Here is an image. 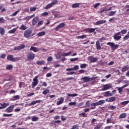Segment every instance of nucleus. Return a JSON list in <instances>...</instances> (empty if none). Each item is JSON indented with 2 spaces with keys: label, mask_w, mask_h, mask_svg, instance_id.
I'll list each match as a JSON object with an SVG mask.
<instances>
[{
  "label": "nucleus",
  "mask_w": 129,
  "mask_h": 129,
  "mask_svg": "<svg viewBox=\"0 0 129 129\" xmlns=\"http://www.w3.org/2000/svg\"><path fill=\"white\" fill-rule=\"evenodd\" d=\"M32 34H33V30L31 29H27L25 30L24 32V36L25 38H30ZM32 36H34V34H32Z\"/></svg>",
  "instance_id": "obj_1"
},
{
  "label": "nucleus",
  "mask_w": 129,
  "mask_h": 129,
  "mask_svg": "<svg viewBox=\"0 0 129 129\" xmlns=\"http://www.w3.org/2000/svg\"><path fill=\"white\" fill-rule=\"evenodd\" d=\"M101 103H102V101H98L97 102L92 103L90 104V108L91 109H95L96 108V106H98L99 105H101Z\"/></svg>",
  "instance_id": "obj_2"
},
{
  "label": "nucleus",
  "mask_w": 129,
  "mask_h": 129,
  "mask_svg": "<svg viewBox=\"0 0 129 129\" xmlns=\"http://www.w3.org/2000/svg\"><path fill=\"white\" fill-rule=\"evenodd\" d=\"M107 45L110 46L112 50H116L119 47V45L115 44L114 42H108Z\"/></svg>",
  "instance_id": "obj_3"
},
{
  "label": "nucleus",
  "mask_w": 129,
  "mask_h": 129,
  "mask_svg": "<svg viewBox=\"0 0 129 129\" xmlns=\"http://www.w3.org/2000/svg\"><path fill=\"white\" fill-rule=\"evenodd\" d=\"M95 79V78H90V77H84V78H81V80H84L83 82L85 83H86V82H89V81H92V80H94Z\"/></svg>",
  "instance_id": "obj_4"
},
{
  "label": "nucleus",
  "mask_w": 129,
  "mask_h": 129,
  "mask_svg": "<svg viewBox=\"0 0 129 129\" xmlns=\"http://www.w3.org/2000/svg\"><path fill=\"white\" fill-rule=\"evenodd\" d=\"M20 58L19 57L15 58L14 57V56L12 55H8L7 56V60H8V61H11L12 62H16V60H20Z\"/></svg>",
  "instance_id": "obj_5"
},
{
  "label": "nucleus",
  "mask_w": 129,
  "mask_h": 129,
  "mask_svg": "<svg viewBox=\"0 0 129 129\" xmlns=\"http://www.w3.org/2000/svg\"><path fill=\"white\" fill-rule=\"evenodd\" d=\"M38 76H36L35 77V78L33 79V82H32V88H34L35 86H37L38 85V84L39 83V80H38Z\"/></svg>",
  "instance_id": "obj_6"
},
{
  "label": "nucleus",
  "mask_w": 129,
  "mask_h": 129,
  "mask_svg": "<svg viewBox=\"0 0 129 129\" xmlns=\"http://www.w3.org/2000/svg\"><path fill=\"white\" fill-rule=\"evenodd\" d=\"M58 3V0H54L52 1L50 4H48L45 7V10H49V9H50V8H52L54 5H56Z\"/></svg>",
  "instance_id": "obj_7"
},
{
  "label": "nucleus",
  "mask_w": 129,
  "mask_h": 129,
  "mask_svg": "<svg viewBox=\"0 0 129 129\" xmlns=\"http://www.w3.org/2000/svg\"><path fill=\"white\" fill-rule=\"evenodd\" d=\"M114 40L115 41H119L121 39V36L120 35V32H117L114 33L113 35Z\"/></svg>",
  "instance_id": "obj_8"
},
{
  "label": "nucleus",
  "mask_w": 129,
  "mask_h": 129,
  "mask_svg": "<svg viewBox=\"0 0 129 129\" xmlns=\"http://www.w3.org/2000/svg\"><path fill=\"white\" fill-rule=\"evenodd\" d=\"M35 56V53L32 52H29L27 53V58L28 60H34Z\"/></svg>",
  "instance_id": "obj_9"
},
{
  "label": "nucleus",
  "mask_w": 129,
  "mask_h": 129,
  "mask_svg": "<svg viewBox=\"0 0 129 129\" xmlns=\"http://www.w3.org/2000/svg\"><path fill=\"white\" fill-rule=\"evenodd\" d=\"M64 27H65V23H61L55 27V31L56 32H58V31H59V30H60V29H62V28H64Z\"/></svg>",
  "instance_id": "obj_10"
},
{
  "label": "nucleus",
  "mask_w": 129,
  "mask_h": 129,
  "mask_svg": "<svg viewBox=\"0 0 129 129\" xmlns=\"http://www.w3.org/2000/svg\"><path fill=\"white\" fill-rule=\"evenodd\" d=\"M14 108H15V105H11L6 109L5 111L8 113H10V112H13Z\"/></svg>",
  "instance_id": "obj_11"
},
{
  "label": "nucleus",
  "mask_w": 129,
  "mask_h": 129,
  "mask_svg": "<svg viewBox=\"0 0 129 129\" xmlns=\"http://www.w3.org/2000/svg\"><path fill=\"white\" fill-rule=\"evenodd\" d=\"M26 45H25L24 44H21L19 46H15L14 47V49L15 51H16V50L19 51V50H23V49H24Z\"/></svg>",
  "instance_id": "obj_12"
},
{
  "label": "nucleus",
  "mask_w": 129,
  "mask_h": 129,
  "mask_svg": "<svg viewBox=\"0 0 129 129\" xmlns=\"http://www.w3.org/2000/svg\"><path fill=\"white\" fill-rule=\"evenodd\" d=\"M112 87V85H111V84H107L103 86V90H108V89H110V88H111Z\"/></svg>",
  "instance_id": "obj_13"
},
{
  "label": "nucleus",
  "mask_w": 129,
  "mask_h": 129,
  "mask_svg": "<svg viewBox=\"0 0 129 129\" xmlns=\"http://www.w3.org/2000/svg\"><path fill=\"white\" fill-rule=\"evenodd\" d=\"M39 21V17L37 16L34 18L32 20V26H35Z\"/></svg>",
  "instance_id": "obj_14"
},
{
  "label": "nucleus",
  "mask_w": 129,
  "mask_h": 129,
  "mask_svg": "<svg viewBox=\"0 0 129 129\" xmlns=\"http://www.w3.org/2000/svg\"><path fill=\"white\" fill-rule=\"evenodd\" d=\"M42 102V100H37L36 101H33L31 103H29V106H31L32 105H35V104H37V103H41Z\"/></svg>",
  "instance_id": "obj_15"
},
{
  "label": "nucleus",
  "mask_w": 129,
  "mask_h": 129,
  "mask_svg": "<svg viewBox=\"0 0 129 129\" xmlns=\"http://www.w3.org/2000/svg\"><path fill=\"white\" fill-rule=\"evenodd\" d=\"M0 109H3L4 108H6V107H7V106H9L10 105V104L9 103H0Z\"/></svg>",
  "instance_id": "obj_16"
},
{
  "label": "nucleus",
  "mask_w": 129,
  "mask_h": 129,
  "mask_svg": "<svg viewBox=\"0 0 129 129\" xmlns=\"http://www.w3.org/2000/svg\"><path fill=\"white\" fill-rule=\"evenodd\" d=\"M106 20H99L96 22V26H98V25H102V24H105Z\"/></svg>",
  "instance_id": "obj_17"
},
{
  "label": "nucleus",
  "mask_w": 129,
  "mask_h": 129,
  "mask_svg": "<svg viewBox=\"0 0 129 129\" xmlns=\"http://www.w3.org/2000/svg\"><path fill=\"white\" fill-rule=\"evenodd\" d=\"M58 101L56 103L57 105H60V104H62L63 102H64V98L63 97H61L59 99H58Z\"/></svg>",
  "instance_id": "obj_18"
},
{
  "label": "nucleus",
  "mask_w": 129,
  "mask_h": 129,
  "mask_svg": "<svg viewBox=\"0 0 129 129\" xmlns=\"http://www.w3.org/2000/svg\"><path fill=\"white\" fill-rule=\"evenodd\" d=\"M98 58L97 57H94L93 56H91L90 58L91 63H94L97 61Z\"/></svg>",
  "instance_id": "obj_19"
},
{
  "label": "nucleus",
  "mask_w": 129,
  "mask_h": 129,
  "mask_svg": "<svg viewBox=\"0 0 129 129\" xmlns=\"http://www.w3.org/2000/svg\"><path fill=\"white\" fill-rule=\"evenodd\" d=\"M96 28H87L85 29L86 32H89V33H93L95 32Z\"/></svg>",
  "instance_id": "obj_20"
},
{
  "label": "nucleus",
  "mask_w": 129,
  "mask_h": 129,
  "mask_svg": "<svg viewBox=\"0 0 129 129\" xmlns=\"http://www.w3.org/2000/svg\"><path fill=\"white\" fill-rule=\"evenodd\" d=\"M45 63H46V61H45V60H42V61L37 60L36 61V64L39 66L45 65Z\"/></svg>",
  "instance_id": "obj_21"
},
{
  "label": "nucleus",
  "mask_w": 129,
  "mask_h": 129,
  "mask_svg": "<svg viewBox=\"0 0 129 129\" xmlns=\"http://www.w3.org/2000/svg\"><path fill=\"white\" fill-rule=\"evenodd\" d=\"M96 48L97 50H101V46H100V43L99 41H97L96 43Z\"/></svg>",
  "instance_id": "obj_22"
},
{
  "label": "nucleus",
  "mask_w": 129,
  "mask_h": 129,
  "mask_svg": "<svg viewBox=\"0 0 129 129\" xmlns=\"http://www.w3.org/2000/svg\"><path fill=\"white\" fill-rule=\"evenodd\" d=\"M35 17V14H33L30 16H27L25 18H24V20H25L26 21H29V20H31V19H33Z\"/></svg>",
  "instance_id": "obj_23"
},
{
  "label": "nucleus",
  "mask_w": 129,
  "mask_h": 129,
  "mask_svg": "<svg viewBox=\"0 0 129 129\" xmlns=\"http://www.w3.org/2000/svg\"><path fill=\"white\" fill-rule=\"evenodd\" d=\"M128 69H129L128 65L123 66L122 69V72H125V71H127V70H128Z\"/></svg>",
  "instance_id": "obj_24"
},
{
  "label": "nucleus",
  "mask_w": 129,
  "mask_h": 129,
  "mask_svg": "<svg viewBox=\"0 0 129 129\" xmlns=\"http://www.w3.org/2000/svg\"><path fill=\"white\" fill-rule=\"evenodd\" d=\"M20 98H21V96L20 95L14 96L12 98V100L15 101V100H18V99H20Z\"/></svg>",
  "instance_id": "obj_25"
},
{
  "label": "nucleus",
  "mask_w": 129,
  "mask_h": 129,
  "mask_svg": "<svg viewBox=\"0 0 129 129\" xmlns=\"http://www.w3.org/2000/svg\"><path fill=\"white\" fill-rule=\"evenodd\" d=\"M30 51H33L34 53H37V52H38V48L35 46H31L30 48Z\"/></svg>",
  "instance_id": "obj_26"
},
{
  "label": "nucleus",
  "mask_w": 129,
  "mask_h": 129,
  "mask_svg": "<svg viewBox=\"0 0 129 129\" xmlns=\"http://www.w3.org/2000/svg\"><path fill=\"white\" fill-rule=\"evenodd\" d=\"M104 96L105 97H110V96H112V93H110L109 91H107V92H105Z\"/></svg>",
  "instance_id": "obj_27"
},
{
  "label": "nucleus",
  "mask_w": 129,
  "mask_h": 129,
  "mask_svg": "<svg viewBox=\"0 0 129 129\" xmlns=\"http://www.w3.org/2000/svg\"><path fill=\"white\" fill-rule=\"evenodd\" d=\"M18 29V28H15L12 30H9L8 31L9 34H15L16 33V31Z\"/></svg>",
  "instance_id": "obj_28"
},
{
  "label": "nucleus",
  "mask_w": 129,
  "mask_h": 129,
  "mask_svg": "<svg viewBox=\"0 0 129 129\" xmlns=\"http://www.w3.org/2000/svg\"><path fill=\"white\" fill-rule=\"evenodd\" d=\"M76 96H78V94H68V99H69V97H75Z\"/></svg>",
  "instance_id": "obj_29"
},
{
  "label": "nucleus",
  "mask_w": 129,
  "mask_h": 129,
  "mask_svg": "<svg viewBox=\"0 0 129 129\" xmlns=\"http://www.w3.org/2000/svg\"><path fill=\"white\" fill-rule=\"evenodd\" d=\"M126 117V113H122L121 114H120L119 116V118H125V117Z\"/></svg>",
  "instance_id": "obj_30"
},
{
  "label": "nucleus",
  "mask_w": 129,
  "mask_h": 129,
  "mask_svg": "<svg viewBox=\"0 0 129 129\" xmlns=\"http://www.w3.org/2000/svg\"><path fill=\"white\" fill-rule=\"evenodd\" d=\"M27 29H28V27L26 26H25V25L23 24L20 28L19 29L20 30H22L23 31H25L26 30H27Z\"/></svg>",
  "instance_id": "obj_31"
},
{
  "label": "nucleus",
  "mask_w": 129,
  "mask_h": 129,
  "mask_svg": "<svg viewBox=\"0 0 129 129\" xmlns=\"http://www.w3.org/2000/svg\"><path fill=\"white\" fill-rule=\"evenodd\" d=\"M116 13V11H111L108 13V16H109V17H112V16H114V15H115Z\"/></svg>",
  "instance_id": "obj_32"
},
{
  "label": "nucleus",
  "mask_w": 129,
  "mask_h": 129,
  "mask_svg": "<svg viewBox=\"0 0 129 129\" xmlns=\"http://www.w3.org/2000/svg\"><path fill=\"white\" fill-rule=\"evenodd\" d=\"M115 97H112L109 98L108 102H113L115 100Z\"/></svg>",
  "instance_id": "obj_33"
},
{
  "label": "nucleus",
  "mask_w": 129,
  "mask_h": 129,
  "mask_svg": "<svg viewBox=\"0 0 129 129\" xmlns=\"http://www.w3.org/2000/svg\"><path fill=\"white\" fill-rule=\"evenodd\" d=\"M45 32L44 31H42L37 33V36H38V37H42V36H45Z\"/></svg>",
  "instance_id": "obj_34"
},
{
  "label": "nucleus",
  "mask_w": 129,
  "mask_h": 129,
  "mask_svg": "<svg viewBox=\"0 0 129 129\" xmlns=\"http://www.w3.org/2000/svg\"><path fill=\"white\" fill-rule=\"evenodd\" d=\"M5 29L4 28H0V34L1 35H2V36H3V35H5Z\"/></svg>",
  "instance_id": "obj_35"
},
{
  "label": "nucleus",
  "mask_w": 129,
  "mask_h": 129,
  "mask_svg": "<svg viewBox=\"0 0 129 129\" xmlns=\"http://www.w3.org/2000/svg\"><path fill=\"white\" fill-rule=\"evenodd\" d=\"M13 65L12 64H8L7 66L6 67V69L7 70H12V69H13Z\"/></svg>",
  "instance_id": "obj_36"
},
{
  "label": "nucleus",
  "mask_w": 129,
  "mask_h": 129,
  "mask_svg": "<svg viewBox=\"0 0 129 129\" xmlns=\"http://www.w3.org/2000/svg\"><path fill=\"white\" fill-rule=\"evenodd\" d=\"M71 53H72L71 51H69L68 53H63L62 54V56H65L66 57H67V56H70V55H71Z\"/></svg>",
  "instance_id": "obj_37"
},
{
  "label": "nucleus",
  "mask_w": 129,
  "mask_h": 129,
  "mask_svg": "<svg viewBox=\"0 0 129 129\" xmlns=\"http://www.w3.org/2000/svg\"><path fill=\"white\" fill-rule=\"evenodd\" d=\"M128 103H129V100L121 102L120 103V104L121 105H126V104H128Z\"/></svg>",
  "instance_id": "obj_38"
},
{
  "label": "nucleus",
  "mask_w": 129,
  "mask_h": 129,
  "mask_svg": "<svg viewBox=\"0 0 129 129\" xmlns=\"http://www.w3.org/2000/svg\"><path fill=\"white\" fill-rule=\"evenodd\" d=\"M129 38V31L128 32L127 34L123 38V41H126L127 39Z\"/></svg>",
  "instance_id": "obj_39"
},
{
  "label": "nucleus",
  "mask_w": 129,
  "mask_h": 129,
  "mask_svg": "<svg viewBox=\"0 0 129 129\" xmlns=\"http://www.w3.org/2000/svg\"><path fill=\"white\" fill-rule=\"evenodd\" d=\"M116 88L117 89V90L119 92V93H121V92H122V90H123V88H122V87H116Z\"/></svg>",
  "instance_id": "obj_40"
},
{
  "label": "nucleus",
  "mask_w": 129,
  "mask_h": 129,
  "mask_svg": "<svg viewBox=\"0 0 129 129\" xmlns=\"http://www.w3.org/2000/svg\"><path fill=\"white\" fill-rule=\"evenodd\" d=\"M49 89H45L42 92V94H44V95H46V94H47V93H49Z\"/></svg>",
  "instance_id": "obj_41"
},
{
  "label": "nucleus",
  "mask_w": 129,
  "mask_h": 129,
  "mask_svg": "<svg viewBox=\"0 0 129 129\" xmlns=\"http://www.w3.org/2000/svg\"><path fill=\"white\" fill-rule=\"evenodd\" d=\"M72 7L73 8H79V3L74 4L72 5Z\"/></svg>",
  "instance_id": "obj_42"
},
{
  "label": "nucleus",
  "mask_w": 129,
  "mask_h": 129,
  "mask_svg": "<svg viewBox=\"0 0 129 129\" xmlns=\"http://www.w3.org/2000/svg\"><path fill=\"white\" fill-rule=\"evenodd\" d=\"M38 117H36V116H32V121H37L38 119Z\"/></svg>",
  "instance_id": "obj_43"
},
{
  "label": "nucleus",
  "mask_w": 129,
  "mask_h": 129,
  "mask_svg": "<svg viewBox=\"0 0 129 129\" xmlns=\"http://www.w3.org/2000/svg\"><path fill=\"white\" fill-rule=\"evenodd\" d=\"M86 66H87L86 63H83L81 64L80 68H81V69H84V68H86Z\"/></svg>",
  "instance_id": "obj_44"
},
{
  "label": "nucleus",
  "mask_w": 129,
  "mask_h": 129,
  "mask_svg": "<svg viewBox=\"0 0 129 129\" xmlns=\"http://www.w3.org/2000/svg\"><path fill=\"white\" fill-rule=\"evenodd\" d=\"M127 31L126 29L122 30L120 32H119V33H120V34H122L123 35H124L126 34V32Z\"/></svg>",
  "instance_id": "obj_45"
},
{
  "label": "nucleus",
  "mask_w": 129,
  "mask_h": 129,
  "mask_svg": "<svg viewBox=\"0 0 129 129\" xmlns=\"http://www.w3.org/2000/svg\"><path fill=\"white\" fill-rule=\"evenodd\" d=\"M79 58L78 57H76V58H71L70 59V61H71V62H74L75 61H78V60H79Z\"/></svg>",
  "instance_id": "obj_46"
},
{
  "label": "nucleus",
  "mask_w": 129,
  "mask_h": 129,
  "mask_svg": "<svg viewBox=\"0 0 129 129\" xmlns=\"http://www.w3.org/2000/svg\"><path fill=\"white\" fill-rule=\"evenodd\" d=\"M37 10V8L36 7H31L30 9V12H35Z\"/></svg>",
  "instance_id": "obj_47"
},
{
  "label": "nucleus",
  "mask_w": 129,
  "mask_h": 129,
  "mask_svg": "<svg viewBox=\"0 0 129 129\" xmlns=\"http://www.w3.org/2000/svg\"><path fill=\"white\" fill-rule=\"evenodd\" d=\"M86 37H87V35H84L83 36H78V39H84V38H86Z\"/></svg>",
  "instance_id": "obj_48"
},
{
  "label": "nucleus",
  "mask_w": 129,
  "mask_h": 129,
  "mask_svg": "<svg viewBox=\"0 0 129 129\" xmlns=\"http://www.w3.org/2000/svg\"><path fill=\"white\" fill-rule=\"evenodd\" d=\"M109 108H110V109H111L112 110H113V109H115V108H116V106L110 105Z\"/></svg>",
  "instance_id": "obj_49"
},
{
  "label": "nucleus",
  "mask_w": 129,
  "mask_h": 129,
  "mask_svg": "<svg viewBox=\"0 0 129 129\" xmlns=\"http://www.w3.org/2000/svg\"><path fill=\"white\" fill-rule=\"evenodd\" d=\"M99 101H101L102 102L101 104H103L105 103V102H106V101H108V99H106L105 100H99Z\"/></svg>",
  "instance_id": "obj_50"
},
{
  "label": "nucleus",
  "mask_w": 129,
  "mask_h": 129,
  "mask_svg": "<svg viewBox=\"0 0 129 129\" xmlns=\"http://www.w3.org/2000/svg\"><path fill=\"white\" fill-rule=\"evenodd\" d=\"M61 123V120H55L53 122V124L56 125V124L58 123Z\"/></svg>",
  "instance_id": "obj_51"
},
{
  "label": "nucleus",
  "mask_w": 129,
  "mask_h": 129,
  "mask_svg": "<svg viewBox=\"0 0 129 129\" xmlns=\"http://www.w3.org/2000/svg\"><path fill=\"white\" fill-rule=\"evenodd\" d=\"M69 105H70V106L72 105H76V102H71L69 103Z\"/></svg>",
  "instance_id": "obj_52"
},
{
  "label": "nucleus",
  "mask_w": 129,
  "mask_h": 129,
  "mask_svg": "<svg viewBox=\"0 0 129 129\" xmlns=\"http://www.w3.org/2000/svg\"><path fill=\"white\" fill-rule=\"evenodd\" d=\"M53 60V57L52 56H49L47 58V61L48 62H51V61Z\"/></svg>",
  "instance_id": "obj_53"
},
{
  "label": "nucleus",
  "mask_w": 129,
  "mask_h": 129,
  "mask_svg": "<svg viewBox=\"0 0 129 129\" xmlns=\"http://www.w3.org/2000/svg\"><path fill=\"white\" fill-rule=\"evenodd\" d=\"M13 114H4L3 116H7V117H10V116H12Z\"/></svg>",
  "instance_id": "obj_54"
},
{
  "label": "nucleus",
  "mask_w": 129,
  "mask_h": 129,
  "mask_svg": "<svg viewBox=\"0 0 129 129\" xmlns=\"http://www.w3.org/2000/svg\"><path fill=\"white\" fill-rule=\"evenodd\" d=\"M43 25V21H39L37 24V27H40V26H42Z\"/></svg>",
  "instance_id": "obj_55"
},
{
  "label": "nucleus",
  "mask_w": 129,
  "mask_h": 129,
  "mask_svg": "<svg viewBox=\"0 0 129 129\" xmlns=\"http://www.w3.org/2000/svg\"><path fill=\"white\" fill-rule=\"evenodd\" d=\"M99 6H100V3H97L94 5V9H97Z\"/></svg>",
  "instance_id": "obj_56"
},
{
  "label": "nucleus",
  "mask_w": 129,
  "mask_h": 129,
  "mask_svg": "<svg viewBox=\"0 0 129 129\" xmlns=\"http://www.w3.org/2000/svg\"><path fill=\"white\" fill-rule=\"evenodd\" d=\"M74 68V70H75L76 71L78 70L79 69V66H75Z\"/></svg>",
  "instance_id": "obj_57"
},
{
  "label": "nucleus",
  "mask_w": 129,
  "mask_h": 129,
  "mask_svg": "<svg viewBox=\"0 0 129 129\" xmlns=\"http://www.w3.org/2000/svg\"><path fill=\"white\" fill-rule=\"evenodd\" d=\"M48 15H49L48 12H44L42 14L41 16H43V17H46V16H48Z\"/></svg>",
  "instance_id": "obj_58"
},
{
  "label": "nucleus",
  "mask_w": 129,
  "mask_h": 129,
  "mask_svg": "<svg viewBox=\"0 0 129 129\" xmlns=\"http://www.w3.org/2000/svg\"><path fill=\"white\" fill-rule=\"evenodd\" d=\"M55 57H56V59H61V55L60 54H56Z\"/></svg>",
  "instance_id": "obj_59"
},
{
  "label": "nucleus",
  "mask_w": 129,
  "mask_h": 129,
  "mask_svg": "<svg viewBox=\"0 0 129 129\" xmlns=\"http://www.w3.org/2000/svg\"><path fill=\"white\" fill-rule=\"evenodd\" d=\"M101 127V126H100V124H98L94 127V129H100Z\"/></svg>",
  "instance_id": "obj_60"
},
{
  "label": "nucleus",
  "mask_w": 129,
  "mask_h": 129,
  "mask_svg": "<svg viewBox=\"0 0 129 129\" xmlns=\"http://www.w3.org/2000/svg\"><path fill=\"white\" fill-rule=\"evenodd\" d=\"M90 106V104H89V101H88L86 102V107H89Z\"/></svg>",
  "instance_id": "obj_61"
},
{
  "label": "nucleus",
  "mask_w": 129,
  "mask_h": 129,
  "mask_svg": "<svg viewBox=\"0 0 129 129\" xmlns=\"http://www.w3.org/2000/svg\"><path fill=\"white\" fill-rule=\"evenodd\" d=\"M72 129H76V128H78V124H76L74 125V126H72Z\"/></svg>",
  "instance_id": "obj_62"
},
{
  "label": "nucleus",
  "mask_w": 129,
  "mask_h": 129,
  "mask_svg": "<svg viewBox=\"0 0 129 129\" xmlns=\"http://www.w3.org/2000/svg\"><path fill=\"white\" fill-rule=\"evenodd\" d=\"M66 71H73L74 70L73 68H69V69H66Z\"/></svg>",
  "instance_id": "obj_63"
},
{
  "label": "nucleus",
  "mask_w": 129,
  "mask_h": 129,
  "mask_svg": "<svg viewBox=\"0 0 129 129\" xmlns=\"http://www.w3.org/2000/svg\"><path fill=\"white\" fill-rule=\"evenodd\" d=\"M0 58H2V59H5L6 58V54H3L0 56Z\"/></svg>",
  "instance_id": "obj_64"
}]
</instances>
